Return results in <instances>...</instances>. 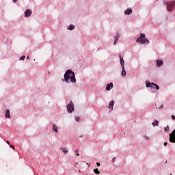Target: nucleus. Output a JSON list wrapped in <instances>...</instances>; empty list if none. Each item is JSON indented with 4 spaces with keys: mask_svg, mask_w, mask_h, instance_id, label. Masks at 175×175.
<instances>
[{
    "mask_svg": "<svg viewBox=\"0 0 175 175\" xmlns=\"http://www.w3.org/2000/svg\"><path fill=\"white\" fill-rule=\"evenodd\" d=\"M171 117H172V120H175V116H174V115H172Z\"/></svg>",
    "mask_w": 175,
    "mask_h": 175,
    "instance_id": "nucleus-28",
    "label": "nucleus"
},
{
    "mask_svg": "<svg viewBox=\"0 0 175 175\" xmlns=\"http://www.w3.org/2000/svg\"><path fill=\"white\" fill-rule=\"evenodd\" d=\"M87 165H88V166H90V165L88 164V163H87Z\"/></svg>",
    "mask_w": 175,
    "mask_h": 175,
    "instance_id": "nucleus-35",
    "label": "nucleus"
},
{
    "mask_svg": "<svg viewBox=\"0 0 175 175\" xmlns=\"http://www.w3.org/2000/svg\"><path fill=\"white\" fill-rule=\"evenodd\" d=\"M132 13V9L131 8H128V9H126V10H125V12H124V14H127L128 16L129 15V14H131Z\"/></svg>",
    "mask_w": 175,
    "mask_h": 175,
    "instance_id": "nucleus-14",
    "label": "nucleus"
},
{
    "mask_svg": "<svg viewBox=\"0 0 175 175\" xmlns=\"http://www.w3.org/2000/svg\"><path fill=\"white\" fill-rule=\"evenodd\" d=\"M53 129L55 132H58V127L55 124L53 125Z\"/></svg>",
    "mask_w": 175,
    "mask_h": 175,
    "instance_id": "nucleus-17",
    "label": "nucleus"
},
{
    "mask_svg": "<svg viewBox=\"0 0 175 175\" xmlns=\"http://www.w3.org/2000/svg\"><path fill=\"white\" fill-rule=\"evenodd\" d=\"M10 147L11 148H12V150H15L14 146H13V145H10Z\"/></svg>",
    "mask_w": 175,
    "mask_h": 175,
    "instance_id": "nucleus-25",
    "label": "nucleus"
},
{
    "mask_svg": "<svg viewBox=\"0 0 175 175\" xmlns=\"http://www.w3.org/2000/svg\"><path fill=\"white\" fill-rule=\"evenodd\" d=\"M137 43H141V44H148L150 43V40L146 38V34L141 33L139 38L136 40Z\"/></svg>",
    "mask_w": 175,
    "mask_h": 175,
    "instance_id": "nucleus-2",
    "label": "nucleus"
},
{
    "mask_svg": "<svg viewBox=\"0 0 175 175\" xmlns=\"http://www.w3.org/2000/svg\"><path fill=\"white\" fill-rule=\"evenodd\" d=\"M164 131L165 132H169V126H167L166 127L164 128Z\"/></svg>",
    "mask_w": 175,
    "mask_h": 175,
    "instance_id": "nucleus-22",
    "label": "nucleus"
},
{
    "mask_svg": "<svg viewBox=\"0 0 175 175\" xmlns=\"http://www.w3.org/2000/svg\"><path fill=\"white\" fill-rule=\"evenodd\" d=\"M96 165L98 167L100 166V163H96Z\"/></svg>",
    "mask_w": 175,
    "mask_h": 175,
    "instance_id": "nucleus-31",
    "label": "nucleus"
},
{
    "mask_svg": "<svg viewBox=\"0 0 175 175\" xmlns=\"http://www.w3.org/2000/svg\"><path fill=\"white\" fill-rule=\"evenodd\" d=\"M19 59L20 61H24V59H25V56H21Z\"/></svg>",
    "mask_w": 175,
    "mask_h": 175,
    "instance_id": "nucleus-23",
    "label": "nucleus"
},
{
    "mask_svg": "<svg viewBox=\"0 0 175 175\" xmlns=\"http://www.w3.org/2000/svg\"><path fill=\"white\" fill-rule=\"evenodd\" d=\"M113 106H114V100L110 101L109 105V109H111V110H113Z\"/></svg>",
    "mask_w": 175,
    "mask_h": 175,
    "instance_id": "nucleus-15",
    "label": "nucleus"
},
{
    "mask_svg": "<svg viewBox=\"0 0 175 175\" xmlns=\"http://www.w3.org/2000/svg\"><path fill=\"white\" fill-rule=\"evenodd\" d=\"M120 33H117L116 36L115 37V40H114V42H113V44L116 45L117 43H118V39H120Z\"/></svg>",
    "mask_w": 175,
    "mask_h": 175,
    "instance_id": "nucleus-10",
    "label": "nucleus"
},
{
    "mask_svg": "<svg viewBox=\"0 0 175 175\" xmlns=\"http://www.w3.org/2000/svg\"><path fill=\"white\" fill-rule=\"evenodd\" d=\"M75 154H76L77 157L80 156V154H79V149H76Z\"/></svg>",
    "mask_w": 175,
    "mask_h": 175,
    "instance_id": "nucleus-21",
    "label": "nucleus"
},
{
    "mask_svg": "<svg viewBox=\"0 0 175 175\" xmlns=\"http://www.w3.org/2000/svg\"><path fill=\"white\" fill-rule=\"evenodd\" d=\"M68 29H70V31H73V29H75V25H70V28H68Z\"/></svg>",
    "mask_w": 175,
    "mask_h": 175,
    "instance_id": "nucleus-20",
    "label": "nucleus"
},
{
    "mask_svg": "<svg viewBox=\"0 0 175 175\" xmlns=\"http://www.w3.org/2000/svg\"><path fill=\"white\" fill-rule=\"evenodd\" d=\"M146 87L147 88H148L149 87H150V88H153V89H156V90H159V85L154 83H146Z\"/></svg>",
    "mask_w": 175,
    "mask_h": 175,
    "instance_id": "nucleus-4",
    "label": "nucleus"
},
{
    "mask_svg": "<svg viewBox=\"0 0 175 175\" xmlns=\"http://www.w3.org/2000/svg\"><path fill=\"white\" fill-rule=\"evenodd\" d=\"M112 162H116V157H113V158L112 159Z\"/></svg>",
    "mask_w": 175,
    "mask_h": 175,
    "instance_id": "nucleus-27",
    "label": "nucleus"
},
{
    "mask_svg": "<svg viewBox=\"0 0 175 175\" xmlns=\"http://www.w3.org/2000/svg\"><path fill=\"white\" fill-rule=\"evenodd\" d=\"M145 139H146V140H150V138L147 136H145Z\"/></svg>",
    "mask_w": 175,
    "mask_h": 175,
    "instance_id": "nucleus-29",
    "label": "nucleus"
},
{
    "mask_svg": "<svg viewBox=\"0 0 175 175\" xmlns=\"http://www.w3.org/2000/svg\"><path fill=\"white\" fill-rule=\"evenodd\" d=\"M13 2L16 3V2H17V0H13Z\"/></svg>",
    "mask_w": 175,
    "mask_h": 175,
    "instance_id": "nucleus-33",
    "label": "nucleus"
},
{
    "mask_svg": "<svg viewBox=\"0 0 175 175\" xmlns=\"http://www.w3.org/2000/svg\"><path fill=\"white\" fill-rule=\"evenodd\" d=\"M122 77L126 76V71L125 70V67H122Z\"/></svg>",
    "mask_w": 175,
    "mask_h": 175,
    "instance_id": "nucleus-12",
    "label": "nucleus"
},
{
    "mask_svg": "<svg viewBox=\"0 0 175 175\" xmlns=\"http://www.w3.org/2000/svg\"><path fill=\"white\" fill-rule=\"evenodd\" d=\"M64 81L66 83H76V75L72 70H68L64 74Z\"/></svg>",
    "mask_w": 175,
    "mask_h": 175,
    "instance_id": "nucleus-1",
    "label": "nucleus"
},
{
    "mask_svg": "<svg viewBox=\"0 0 175 175\" xmlns=\"http://www.w3.org/2000/svg\"><path fill=\"white\" fill-rule=\"evenodd\" d=\"M94 173H95V174H100V172H99V170H98V168L94 170Z\"/></svg>",
    "mask_w": 175,
    "mask_h": 175,
    "instance_id": "nucleus-18",
    "label": "nucleus"
},
{
    "mask_svg": "<svg viewBox=\"0 0 175 175\" xmlns=\"http://www.w3.org/2000/svg\"><path fill=\"white\" fill-rule=\"evenodd\" d=\"M27 59H29V56H27Z\"/></svg>",
    "mask_w": 175,
    "mask_h": 175,
    "instance_id": "nucleus-34",
    "label": "nucleus"
},
{
    "mask_svg": "<svg viewBox=\"0 0 175 175\" xmlns=\"http://www.w3.org/2000/svg\"><path fill=\"white\" fill-rule=\"evenodd\" d=\"M119 58L120 59V65L122 68H124L125 67V63L124 62V58H122L121 57V55H119Z\"/></svg>",
    "mask_w": 175,
    "mask_h": 175,
    "instance_id": "nucleus-8",
    "label": "nucleus"
},
{
    "mask_svg": "<svg viewBox=\"0 0 175 175\" xmlns=\"http://www.w3.org/2000/svg\"><path fill=\"white\" fill-rule=\"evenodd\" d=\"M75 110V105H73V103L70 101V103L67 105V111L68 113H72Z\"/></svg>",
    "mask_w": 175,
    "mask_h": 175,
    "instance_id": "nucleus-5",
    "label": "nucleus"
},
{
    "mask_svg": "<svg viewBox=\"0 0 175 175\" xmlns=\"http://www.w3.org/2000/svg\"><path fill=\"white\" fill-rule=\"evenodd\" d=\"M163 65V61L157 59V66H162Z\"/></svg>",
    "mask_w": 175,
    "mask_h": 175,
    "instance_id": "nucleus-13",
    "label": "nucleus"
},
{
    "mask_svg": "<svg viewBox=\"0 0 175 175\" xmlns=\"http://www.w3.org/2000/svg\"><path fill=\"white\" fill-rule=\"evenodd\" d=\"M75 120H76L77 122L80 121V117H79V116H75Z\"/></svg>",
    "mask_w": 175,
    "mask_h": 175,
    "instance_id": "nucleus-24",
    "label": "nucleus"
},
{
    "mask_svg": "<svg viewBox=\"0 0 175 175\" xmlns=\"http://www.w3.org/2000/svg\"><path fill=\"white\" fill-rule=\"evenodd\" d=\"M159 109H163V104H162Z\"/></svg>",
    "mask_w": 175,
    "mask_h": 175,
    "instance_id": "nucleus-26",
    "label": "nucleus"
},
{
    "mask_svg": "<svg viewBox=\"0 0 175 175\" xmlns=\"http://www.w3.org/2000/svg\"><path fill=\"white\" fill-rule=\"evenodd\" d=\"M170 143H175V129L170 134Z\"/></svg>",
    "mask_w": 175,
    "mask_h": 175,
    "instance_id": "nucleus-6",
    "label": "nucleus"
},
{
    "mask_svg": "<svg viewBox=\"0 0 175 175\" xmlns=\"http://www.w3.org/2000/svg\"><path fill=\"white\" fill-rule=\"evenodd\" d=\"M32 14V11L31 10H26L25 12V17H29Z\"/></svg>",
    "mask_w": 175,
    "mask_h": 175,
    "instance_id": "nucleus-7",
    "label": "nucleus"
},
{
    "mask_svg": "<svg viewBox=\"0 0 175 175\" xmlns=\"http://www.w3.org/2000/svg\"><path fill=\"white\" fill-rule=\"evenodd\" d=\"M61 150H62V152H64V154H68V150L65 148H62Z\"/></svg>",
    "mask_w": 175,
    "mask_h": 175,
    "instance_id": "nucleus-19",
    "label": "nucleus"
},
{
    "mask_svg": "<svg viewBox=\"0 0 175 175\" xmlns=\"http://www.w3.org/2000/svg\"><path fill=\"white\" fill-rule=\"evenodd\" d=\"M6 143H7V144L10 145V142H9V140H7Z\"/></svg>",
    "mask_w": 175,
    "mask_h": 175,
    "instance_id": "nucleus-30",
    "label": "nucleus"
},
{
    "mask_svg": "<svg viewBox=\"0 0 175 175\" xmlns=\"http://www.w3.org/2000/svg\"><path fill=\"white\" fill-rule=\"evenodd\" d=\"M175 8V1H171L167 3V10L168 12H172Z\"/></svg>",
    "mask_w": 175,
    "mask_h": 175,
    "instance_id": "nucleus-3",
    "label": "nucleus"
},
{
    "mask_svg": "<svg viewBox=\"0 0 175 175\" xmlns=\"http://www.w3.org/2000/svg\"><path fill=\"white\" fill-rule=\"evenodd\" d=\"M111 88H113V83H110L109 84L107 85V87H106L107 91H110Z\"/></svg>",
    "mask_w": 175,
    "mask_h": 175,
    "instance_id": "nucleus-11",
    "label": "nucleus"
},
{
    "mask_svg": "<svg viewBox=\"0 0 175 175\" xmlns=\"http://www.w3.org/2000/svg\"><path fill=\"white\" fill-rule=\"evenodd\" d=\"M159 124V122H158V120H154V122L152 123V125H153V126H158Z\"/></svg>",
    "mask_w": 175,
    "mask_h": 175,
    "instance_id": "nucleus-16",
    "label": "nucleus"
},
{
    "mask_svg": "<svg viewBox=\"0 0 175 175\" xmlns=\"http://www.w3.org/2000/svg\"><path fill=\"white\" fill-rule=\"evenodd\" d=\"M164 146H167V142H165V143H164Z\"/></svg>",
    "mask_w": 175,
    "mask_h": 175,
    "instance_id": "nucleus-32",
    "label": "nucleus"
},
{
    "mask_svg": "<svg viewBox=\"0 0 175 175\" xmlns=\"http://www.w3.org/2000/svg\"><path fill=\"white\" fill-rule=\"evenodd\" d=\"M4 113L6 118H10V110L6 109Z\"/></svg>",
    "mask_w": 175,
    "mask_h": 175,
    "instance_id": "nucleus-9",
    "label": "nucleus"
}]
</instances>
